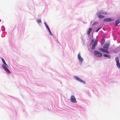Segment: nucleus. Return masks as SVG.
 <instances>
[{"label":"nucleus","instance_id":"nucleus-12","mask_svg":"<svg viewBox=\"0 0 120 120\" xmlns=\"http://www.w3.org/2000/svg\"><path fill=\"white\" fill-rule=\"evenodd\" d=\"M104 56L105 57H107L109 59L111 57L110 55L106 54H104Z\"/></svg>","mask_w":120,"mask_h":120},{"label":"nucleus","instance_id":"nucleus-9","mask_svg":"<svg viewBox=\"0 0 120 120\" xmlns=\"http://www.w3.org/2000/svg\"><path fill=\"white\" fill-rule=\"evenodd\" d=\"M113 19L110 18H108L105 19H104V21L107 22L109 21H113Z\"/></svg>","mask_w":120,"mask_h":120},{"label":"nucleus","instance_id":"nucleus-13","mask_svg":"<svg viewBox=\"0 0 120 120\" xmlns=\"http://www.w3.org/2000/svg\"><path fill=\"white\" fill-rule=\"evenodd\" d=\"M2 61L3 62V63L6 66H7L8 67V66L7 64L5 62V61L4 60L3 58H2Z\"/></svg>","mask_w":120,"mask_h":120},{"label":"nucleus","instance_id":"nucleus-8","mask_svg":"<svg viewBox=\"0 0 120 120\" xmlns=\"http://www.w3.org/2000/svg\"><path fill=\"white\" fill-rule=\"evenodd\" d=\"M78 58L79 59V60L80 61L81 63L82 62L83 59L82 58L80 54L79 53L78 55Z\"/></svg>","mask_w":120,"mask_h":120},{"label":"nucleus","instance_id":"nucleus-24","mask_svg":"<svg viewBox=\"0 0 120 120\" xmlns=\"http://www.w3.org/2000/svg\"><path fill=\"white\" fill-rule=\"evenodd\" d=\"M94 41V39H93L92 40V41L91 43H92Z\"/></svg>","mask_w":120,"mask_h":120},{"label":"nucleus","instance_id":"nucleus-20","mask_svg":"<svg viewBox=\"0 0 120 120\" xmlns=\"http://www.w3.org/2000/svg\"><path fill=\"white\" fill-rule=\"evenodd\" d=\"M98 23L96 22H94L92 25V26H94V25H95L97 24Z\"/></svg>","mask_w":120,"mask_h":120},{"label":"nucleus","instance_id":"nucleus-7","mask_svg":"<svg viewBox=\"0 0 120 120\" xmlns=\"http://www.w3.org/2000/svg\"><path fill=\"white\" fill-rule=\"evenodd\" d=\"M109 46V44L108 43H105L103 46V48L107 49L108 48V47Z\"/></svg>","mask_w":120,"mask_h":120},{"label":"nucleus","instance_id":"nucleus-25","mask_svg":"<svg viewBox=\"0 0 120 120\" xmlns=\"http://www.w3.org/2000/svg\"><path fill=\"white\" fill-rule=\"evenodd\" d=\"M103 43L102 44V43H101V44L102 45H103Z\"/></svg>","mask_w":120,"mask_h":120},{"label":"nucleus","instance_id":"nucleus-1","mask_svg":"<svg viewBox=\"0 0 120 120\" xmlns=\"http://www.w3.org/2000/svg\"><path fill=\"white\" fill-rule=\"evenodd\" d=\"M106 14L105 12H104L102 11H99L98 13H97V15L98 16L99 18L101 19L104 17V16L101 15H102Z\"/></svg>","mask_w":120,"mask_h":120},{"label":"nucleus","instance_id":"nucleus-17","mask_svg":"<svg viewBox=\"0 0 120 120\" xmlns=\"http://www.w3.org/2000/svg\"><path fill=\"white\" fill-rule=\"evenodd\" d=\"M104 52H105L107 53H109V51L106 49H105Z\"/></svg>","mask_w":120,"mask_h":120},{"label":"nucleus","instance_id":"nucleus-21","mask_svg":"<svg viewBox=\"0 0 120 120\" xmlns=\"http://www.w3.org/2000/svg\"><path fill=\"white\" fill-rule=\"evenodd\" d=\"M49 34L50 35H52V34L51 33V32L50 31H49Z\"/></svg>","mask_w":120,"mask_h":120},{"label":"nucleus","instance_id":"nucleus-10","mask_svg":"<svg viewBox=\"0 0 120 120\" xmlns=\"http://www.w3.org/2000/svg\"><path fill=\"white\" fill-rule=\"evenodd\" d=\"M120 22V18H119L117 20L115 21V24H116L115 26H117L118 24Z\"/></svg>","mask_w":120,"mask_h":120},{"label":"nucleus","instance_id":"nucleus-16","mask_svg":"<svg viewBox=\"0 0 120 120\" xmlns=\"http://www.w3.org/2000/svg\"><path fill=\"white\" fill-rule=\"evenodd\" d=\"M99 50L101 51H102V52H104V50L105 49H102V48H99Z\"/></svg>","mask_w":120,"mask_h":120},{"label":"nucleus","instance_id":"nucleus-19","mask_svg":"<svg viewBox=\"0 0 120 120\" xmlns=\"http://www.w3.org/2000/svg\"><path fill=\"white\" fill-rule=\"evenodd\" d=\"M95 46V45H93L91 48V49H94Z\"/></svg>","mask_w":120,"mask_h":120},{"label":"nucleus","instance_id":"nucleus-15","mask_svg":"<svg viewBox=\"0 0 120 120\" xmlns=\"http://www.w3.org/2000/svg\"><path fill=\"white\" fill-rule=\"evenodd\" d=\"M37 22L38 23H40L41 22V19H38Z\"/></svg>","mask_w":120,"mask_h":120},{"label":"nucleus","instance_id":"nucleus-18","mask_svg":"<svg viewBox=\"0 0 120 120\" xmlns=\"http://www.w3.org/2000/svg\"><path fill=\"white\" fill-rule=\"evenodd\" d=\"M44 23L45 24V26L47 28H49V27L48 25H47V23L46 22H44Z\"/></svg>","mask_w":120,"mask_h":120},{"label":"nucleus","instance_id":"nucleus-11","mask_svg":"<svg viewBox=\"0 0 120 120\" xmlns=\"http://www.w3.org/2000/svg\"><path fill=\"white\" fill-rule=\"evenodd\" d=\"M92 29L91 28H90L88 29V30L87 32V34L89 35H90V33L91 32L92 30Z\"/></svg>","mask_w":120,"mask_h":120},{"label":"nucleus","instance_id":"nucleus-4","mask_svg":"<svg viewBox=\"0 0 120 120\" xmlns=\"http://www.w3.org/2000/svg\"><path fill=\"white\" fill-rule=\"evenodd\" d=\"M71 101L73 103H76L77 101L74 96L72 95L70 98Z\"/></svg>","mask_w":120,"mask_h":120},{"label":"nucleus","instance_id":"nucleus-5","mask_svg":"<svg viewBox=\"0 0 120 120\" xmlns=\"http://www.w3.org/2000/svg\"><path fill=\"white\" fill-rule=\"evenodd\" d=\"M115 60L116 63V66L118 68H120V64L118 60V57H116L115 58Z\"/></svg>","mask_w":120,"mask_h":120},{"label":"nucleus","instance_id":"nucleus-26","mask_svg":"<svg viewBox=\"0 0 120 120\" xmlns=\"http://www.w3.org/2000/svg\"><path fill=\"white\" fill-rule=\"evenodd\" d=\"M119 36H120V34H119Z\"/></svg>","mask_w":120,"mask_h":120},{"label":"nucleus","instance_id":"nucleus-6","mask_svg":"<svg viewBox=\"0 0 120 120\" xmlns=\"http://www.w3.org/2000/svg\"><path fill=\"white\" fill-rule=\"evenodd\" d=\"M6 65L4 64H3L2 66V67L7 72H9L10 73H11V72L8 68L6 66Z\"/></svg>","mask_w":120,"mask_h":120},{"label":"nucleus","instance_id":"nucleus-23","mask_svg":"<svg viewBox=\"0 0 120 120\" xmlns=\"http://www.w3.org/2000/svg\"><path fill=\"white\" fill-rule=\"evenodd\" d=\"M47 29H48V30L49 31V32L50 31V29H49V28H48Z\"/></svg>","mask_w":120,"mask_h":120},{"label":"nucleus","instance_id":"nucleus-2","mask_svg":"<svg viewBox=\"0 0 120 120\" xmlns=\"http://www.w3.org/2000/svg\"><path fill=\"white\" fill-rule=\"evenodd\" d=\"M74 78L75 79L79 81V82H81L85 84H86L85 82L84 81L82 80L81 79L79 78L77 76H74Z\"/></svg>","mask_w":120,"mask_h":120},{"label":"nucleus","instance_id":"nucleus-22","mask_svg":"<svg viewBox=\"0 0 120 120\" xmlns=\"http://www.w3.org/2000/svg\"><path fill=\"white\" fill-rule=\"evenodd\" d=\"M100 29L99 28H98V29L96 31V32H97Z\"/></svg>","mask_w":120,"mask_h":120},{"label":"nucleus","instance_id":"nucleus-3","mask_svg":"<svg viewBox=\"0 0 120 120\" xmlns=\"http://www.w3.org/2000/svg\"><path fill=\"white\" fill-rule=\"evenodd\" d=\"M94 55L98 57H100L102 56V54L97 51H94Z\"/></svg>","mask_w":120,"mask_h":120},{"label":"nucleus","instance_id":"nucleus-14","mask_svg":"<svg viewBox=\"0 0 120 120\" xmlns=\"http://www.w3.org/2000/svg\"><path fill=\"white\" fill-rule=\"evenodd\" d=\"M98 41V40H96L94 41V43L93 44V45H94L95 46L97 45Z\"/></svg>","mask_w":120,"mask_h":120}]
</instances>
